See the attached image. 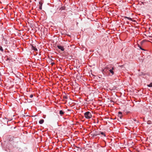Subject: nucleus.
<instances>
[{"instance_id": "f257e3e1", "label": "nucleus", "mask_w": 152, "mask_h": 152, "mask_svg": "<svg viewBox=\"0 0 152 152\" xmlns=\"http://www.w3.org/2000/svg\"><path fill=\"white\" fill-rule=\"evenodd\" d=\"M106 69L108 70L112 74L111 75H113L114 74V72L113 70L114 69V68L113 67H112L111 68H110L108 66L106 67L104 69V70Z\"/></svg>"}, {"instance_id": "f03ea898", "label": "nucleus", "mask_w": 152, "mask_h": 152, "mask_svg": "<svg viewBox=\"0 0 152 152\" xmlns=\"http://www.w3.org/2000/svg\"><path fill=\"white\" fill-rule=\"evenodd\" d=\"M84 116L86 118L90 119L92 115L90 112H87L85 113Z\"/></svg>"}, {"instance_id": "7ed1b4c3", "label": "nucleus", "mask_w": 152, "mask_h": 152, "mask_svg": "<svg viewBox=\"0 0 152 152\" xmlns=\"http://www.w3.org/2000/svg\"><path fill=\"white\" fill-rule=\"evenodd\" d=\"M57 47L58 49H60L62 51H64V48L62 46L58 45Z\"/></svg>"}, {"instance_id": "20e7f679", "label": "nucleus", "mask_w": 152, "mask_h": 152, "mask_svg": "<svg viewBox=\"0 0 152 152\" xmlns=\"http://www.w3.org/2000/svg\"><path fill=\"white\" fill-rule=\"evenodd\" d=\"M39 4H40V5H39V8L40 10H42V3L41 2H39Z\"/></svg>"}, {"instance_id": "39448f33", "label": "nucleus", "mask_w": 152, "mask_h": 152, "mask_svg": "<svg viewBox=\"0 0 152 152\" xmlns=\"http://www.w3.org/2000/svg\"><path fill=\"white\" fill-rule=\"evenodd\" d=\"M32 49L34 50H35V51H37V48H36L34 46H32Z\"/></svg>"}, {"instance_id": "423d86ee", "label": "nucleus", "mask_w": 152, "mask_h": 152, "mask_svg": "<svg viewBox=\"0 0 152 152\" xmlns=\"http://www.w3.org/2000/svg\"><path fill=\"white\" fill-rule=\"evenodd\" d=\"M124 18H127L128 20H131V21H132V19L129 18V17H126V16H124Z\"/></svg>"}, {"instance_id": "0eeeda50", "label": "nucleus", "mask_w": 152, "mask_h": 152, "mask_svg": "<svg viewBox=\"0 0 152 152\" xmlns=\"http://www.w3.org/2000/svg\"><path fill=\"white\" fill-rule=\"evenodd\" d=\"M44 122V120L43 119L41 120L39 122V123L40 124H42Z\"/></svg>"}, {"instance_id": "6e6552de", "label": "nucleus", "mask_w": 152, "mask_h": 152, "mask_svg": "<svg viewBox=\"0 0 152 152\" xmlns=\"http://www.w3.org/2000/svg\"><path fill=\"white\" fill-rule=\"evenodd\" d=\"M64 113V112L62 110H61L59 111V114L61 115H63Z\"/></svg>"}, {"instance_id": "1a4fd4ad", "label": "nucleus", "mask_w": 152, "mask_h": 152, "mask_svg": "<svg viewBox=\"0 0 152 152\" xmlns=\"http://www.w3.org/2000/svg\"><path fill=\"white\" fill-rule=\"evenodd\" d=\"M147 86L149 87H152V83H151L149 84H148Z\"/></svg>"}, {"instance_id": "9d476101", "label": "nucleus", "mask_w": 152, "mask_h": 152, "mask_svg": "<svg viewBox=\"0 0 152 152\" xmlns=\"http://www.w3.org/2000/svg\"><path fill=\"white\" fill-rule=\"evenodd\" d=\"M100 134H101L104 135V136H105V135L104 133V132H100Z\"/></svg>"}, {"instance_id": "9b49d317", "label": "nucleus", "mask_w": 152, "mask_h": 152, "mask_svg": "<svg viewBox=\"0 0 152 152\" xmlns=\"http://www.w3.org/2000/svg\"><path fill=\"white\" fill-rule=\"evenodd\" d=\"M0 50L2 51H3V49L2 47L1 46H0Z\"/></svg>"}, {"instance_id": "f8f14e48", "label": "nucleus", "mask_w": 152, "mask_h": 152, "mask_svg": "<svg viewBox=\"0 0 152 152\" xmlns=\"http://www.w3.org/2000/svg\"><path fill=\"white\" fill-rule=\"evenodd\" d=\"M100 134V133H97L96 134H94L93 136H96L97 135H99Z\"/></svg>"}, {"instance_id": "ddd939ff", "label": "nucleus", "mask_w": 152, "mask_h": 152, "mask_svg": "<svg viewBox=\"0 0 152 152\" xmlns=\"http://www.w3.org/2000/svg\"><path fill=\"white\" fill-rule=\"evenodd\" d=\"M119 115V114L120 115H121L122 114V113L121 112H119L118 113Z\"/></svg>"}, {"instance_id": "4468645a", "label": "nucleus", "mask_w": 152, "mask_h": 152, "mask_svg": "<svg viewBox=\"0 0 152 152\" xmlns=\"http://www.w3.org/2000/svg\"><path fill=\"white\" fill-rule=\"evenodd\" d=\"M118 116L121 118L122 117V116L121 115H120L119 114H119H118Z\"/></svg>"}, {"instance_id": "2eb2a0df", "label": "nucleus", "mask_w": 152, "mask_h": 152, "mask_svg": "<svg viewBox=\"0 0 152 152\" xmlns=\"http://www.w3.org/2000/svg\"><path fill=\"white\" fill-rule=\"evenodd\" d=\"M29 97L31 98H32L33 97V95L32 94H31L30 95Z\"/></svg>"}, {"instance_id": "dca6fc26", "label": "nucleus", "mask_w": 152, "mask_h": 152, "mask_svg": "<svg viewBox=\"0 0 152 152\" xmlns=\"http://www.w3.org/2000/svg\"><path fill=\"white\" fill-rule=\"evenodd\" d=\"M55 64V63L54 62H52L51 63V64L52 66H53V65Z\"/></svg>"}, {"instance_id": "f3484780", "label": "nucleus", "mask_w": 152, "mask_h": 152, "mask_svg": "<svg viewBox=\"0 0 152 152\" xmlns=\"http://www.w3.org/2000/svg\"><path fill=\"white\" fill-rule=\"evenodd\" d=\"M64 98L66 99H67V97L66 96H64Z\"/></svg>"}, {"instance_id": "a211bd4d", "label": "nucleus", "mask_w": 152, "mask_h": 152, "mask_svg": "<svg viewBox=\"0 0 152 152\" xmlns=\"http://www.w3.org/2000/svg\"><path fill=\"white\" fill-rule=\"evenodd\" d=\"M140 49H141V50H144L143 49H142V48H141V47H140Z\"/></svg>"}]
</instances>
